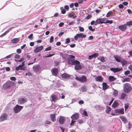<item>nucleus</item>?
<instances>
[{"instance_id": "obj_1", "label": "nucleus", "mask_w": 132, "mask_h": 132, "mask_svg": "<svg viewBox=\"0 0 132 132\" xmlns=\"http://www.w3.org/2000/svg\"><path fill=\"white\" fill-rule=\"evenodd\" d=\"M75 57L72 55H68V61L69 64L75 65V69L77 70H80L81 69V67L80 65V62L77 60H75L74 59Z\"/></svg>"}, {"instance_id": "obj_2", "label": "nucleus", "mask_w": 132, "mask_h": 132, "mask_svg": "<svg viewBox=\"0 0 132 132\" xmlns=\"http://www.w3.org/2000/svg\"><path fill=\"white\" fill-rule=\"evenodd\" d=\"M123 90L125 93H128L131 91L132 88L129 84L126 83L124 85Z\"/></svg>"}, {"instance_id": "obj_3", "label": "nucleus", "mask_w": 132, "mask_h": 132, "mask_svg": "<svg viewBox=\"0 0 132 132\" xmlns=\"http://www.w3.org/2000/svg\"><path fill=\"white\" fill-rule=\"evenodd\" d=\"M79 117V114L77 113H76L73 114L71 117V118L72 119V120L70 123L71 125H72L74 124V123L76 122L75 120L77 119Z\"/></svg>"}, {"instance_id": "obj_4", "label": "nucleus", "mask_w": 132, "mask_h": 132, "mask_svg": "<svg viewBox=\"0 0 132 132\" xmlns=\"http://www.w3.org/2000/svg\"><path fill=\"white\" fill-rule=\"evenodd\" d=\"M23 107L17 104L14 108V111L15 113H17L20 112L22 109Z\"/></svg>"}, {"instance_id": "obj_5", "label": "nucleus", "mask_w": 132, "mask_h": 132, "mask_svg": "<svg viewBox=\"0 0 132 132\" xmlns=\"http://www.w3.org/2000/svg\"><path fill=\"white\" fill-rule=\"evenodd\" d=\"M13 82L12 81L8 82L3 85V87L4 89L10 88L13 85Z\"/></svg>"}, {"instance_id": "obj_6", "label": "nucleus", "mask_w": 132, "mask_h": 132, "mask_svg": "<svg viewBox=\"0 0 132 132\" xmlns=\"http://www.w3.org/2000/svg\"><path fill=\"white\" fill-rule=\"evenodd\" d=\"M105 18H99L96 20L95 21V23L94 25L96 26L98 24H102L104 23L105 21Z\"/></svg>"}, {"instance_id": "obj_7", "label": "nucleus", "mask_w": 132, "mask_h": 132, "mask_svg": "<svg viewBox=\"0 0 132 132\" xmlns=\"http://www.w3.org/2000/svg\"><path fill=\"white\" fill-rule=\"evenodd\" d=\"M76 79L83 82H85L87 81V79L86 77L84 76L80 77H76Z\"/></svg>"}, {"instance_id": "obj_8", "label": "nucleus", "mask_w": 132, "mask_h": 132, "mask_svg": "<svg viewBox=\"0 0 132 132\" xmlns=\"http://www.w3.org/2000/svg\"><path fill=\"white\" fill-rule=\"evenodd\" d=\"M94 108L96 110L101 111L103 110L104 109V106L102 105H96L95 106Z\"/></svg>"}, {"instance_id": "obj_9", "label": "nucleus", "mask_w": 132, "mask_h": 132, "mask_svg": "<svg viewBox=\"0 0 132 132\" xmlns=\"http://www.w3.org/2000/svg\"><path fill=\"white\" fill-rule=\"evenodd\" d=\"M15 69L16 71H18L19 70H27V68L25 66H23L20 65L16 67L15 68Z\"/></svg>"}, {"instance_id": "obj_10", "label": "nucleus", "mask_w": 132, "mask_h": 132, "mask_svg": "<svg viewBox=\"0 0 132 132\" xmlns=\"http://www.w3.org/2000/svg\"><path fill=\"white\" fill-rule=\"evenodd\" d=\"M27 101V99L26 98H20L18 99V103L19 104H21L24 103Z\"/></svg>"}, {"instance_id": "obj_11", "label": "nucleus", "mask_w": 132, "mask_h": 132, "mask_svg": "<svg viewBox=\"0 0 132 132\" xmlns=\"http://www.w3.org/2000/svg\"><path fill=\"white\" fill-rule=\"evenodd\" d=\"M7 114L5 113L2 114L0 117V122L6 120L7 118Z\"/></svg>"}, {"instance_id": "obj_12", "label": "nucleus", "mask_w": 132, "mask_h": 132, "mask_svg": "<svg viewBox=\"0 0 132 132\" xmlns=\"http://www.w3.org/2000/svg\"><path fill=\"white\" fill-rule=\"evenodd\" d=\"M127 97V95L126 94L122 93L119 96V98L121 100H124Z\"/></svg>"}, {"instance_id": "obj_13", "label": "nucleus", "mask_w": 132, "mask_h": 132, "mask_svg": "<svg viewBox=\"0 0 132 132\" xmlns=\"http://www.w3.org/2000/svg\"><path fill=\"white\" fill-rule=\"evenodd\" d=\"M124 109L123 108H121L120 109H117L115 110V112L118 113L123 114H124Z\"/></svg>"}, {"instance_id": "obj_14", "label": "nucleus", "mask_w": 132, "mask_h": 132, "mask_svg": "<svg viewBox=\"0 0 132 132\" xmlns=\"http://www.w3.org/2000/svg\"><path fill=\"white\" fill-rule=\"evenodd\" d=\"M122 69V68H120L118 67L116 68H110L111 70L114 73H116L117 72L119 71Z\"/></svg>"}, {"instance_id": "obj_15", "label": "nucleus", "mask_w": 132, "mask_h": 132, "mask_svg": "<svg viewBox=\"0 0 132 132\" xmlns=\"http://www.w3.org/2000/svg\"><path fill=\"white\" fill-rule=\"evenodd\" d=\"M34 70L36 72H38L41 70V68L38 65H36L33 67Z\"/></svg>"}, {"instance_id": "obj_16", "label": "nucleus", "mask_w": 132, "mask_h": 132, "mask_svg": "<svg viewBox=\"0 0 132 132\" xmlns=\"http://www.w3.org/2000/svg\"><path fill=\"white\" fill-rule=\"evenodd\" d=\"M43 46L42 45L38 47H37L34 50V52L35 53H37L40 51L42 50L43 48Z\"/></svg>"}, {"instance_id": "obj_17", "label": "nucleus", "mask_w": 132, "mask_h": 132, "mask_svg": "<svg viewBox=\"0 0 132 132\" xmlns=\"http://www.w3.org/2000/svg\"><path fill=\"white\" fill-rule=\"evenodd\" d=\"M118 28L122 31H125L126 29V26L125 24L120 26Z\"/></svg>"}, {"instance_id": "obj_18", "label": "nucleus", "mask_w": 132, "mask_h": 132, "mask_svg": "<svg viewBox=\"0 0 132 132\" xmlns=\"http://www.w3.org/2000/svg\"><path fill=\"white\" fill-rule=\"evenodd\" d=\"M52 75H53L56 76L58 72V70L57 69L55 68L53 69L51 71Z\"/></svg>"}, {"instance_id": "obj_19", "label": "nucleus", "mask_w": 132, "mask_h": 132, "mask_svg": "<svg viewBox=\"0 0 132 132\" xmlns=\"http://www.w3.org/2000/svg\"><path fill=\"white\" fill-rule=\"evenodd\" d=\"M114 56L116 61L118 62H120L122 58L118 55H114Z\"/></svg>"}, {"instance_id": "obj_20", "label": "nucleus", "mask_w": 132, "mask_h": 132, "mask_svg": "<svg viewBox=\"0 0 132 132\" xmlns=\"http://www.w3.org/2000/svg\"><path fill=\"white\" fill-rule=\"evenodd\" d=\"M119 105V104L117 101H114L113 103L112 106L113 108H114L117 107Z\"/></svg>"}, {"instance_id": "obj_21", "label": "nucleus", "mask_w": 132, "mask_h": 132, "mask_svg": "<svg viewBox=\"0 0 132 132\" xmlns=\"http://www.w3.org/2000/svg\"><path fill=\"white\" fill-rule=\"evenodd\" d=\"M65 121V119L63 117H60L59 120V123L61 124H63Z\"/></svg>"}, {"instance_id": "obj_22", "label": "nucleus", "mask_w": 132, "mask_h": 132, "mask_svg": "<svg viewBox=\"0 0 132 132\" xmlns=\"http://www.w3.org/2000/svg\"><path fill=\"white\" fill-rule=\"evenodd\" d=\"M61 76L64 78L69 79L70 78V76L69 75L65 73L62 74Z\"/></svg>"}, {"instance_id": "obj_23", "label": "nucleus", "mask_w": 132, "mask_h": 132, "mask_svg": "<svg viewBox=\"0 0 132 132\" xmlns=\"http://www.w3.org/2000/svg\"><path fill=\"white\" fill-rule=\"evenodd\" d=\"M102 87L103 89L104 90H105L109 88V86L107 85L106 83L103 82L102 84Z\"/></svg>"}, {"instance_id": "obj_24", "label": "nucleus", "mask_w": 132, "mask_h": 132, "mask_svg": "<svg viewBox=\"0 0 132 132\" xmlns=\"http://www.w3.org/2000/svg\"><path fill=\"white\" fill-rule=\"evenodd\" d=\"M96 80L98 82H102L103 81V78L100 76H98L95 78Z\"/></svg>"}, {"instance_id": "obj_25", "label": "nucleus", "mask_w": 132, "mask_h": 132, "mask_svg": "<svg viewBox=\"0 0 132 132\" xmlns=\"http://www.w3.org/2000/svg\"><path fill=\"white\" fill-rule=\"evenodd\" d=\"M19 40V38H14L12 40L11 42L12 43L15 44L18 42Z\"/></svg>"}, {"instance_id": "obj_26", "label": "nucleus", "mask_w": 132, "mask_h": 132, "mask_svg": "<svg viewBox=\"0 0 132 132\" xmlns=\"http://www.w3.org/2000/svg\"><path fill=\"white\" fill-rule=\"evenodd\" d=\"M120 117L123 123H127L128 122V120L126 118L123 117Z\"/></svg>"}, {"instance_id": "obj_27", "label": "nucleus", "mask_w": 132, "mask_h": 132, "mask_svg": "<svg viewBox=\"0 0 132 132\" xmlns=\"http://www.w3.org/2000/svg\"><path fill=\"white\" fill-rule=\"evenodd\" d=\"M120 62H121L122 66L125 65L127 63V61L126 60H125L122 58Z\"/></svg>"}, {"instance_id": "obj_28", "label": "nucleus", "mask_w": 132, "mask_h": 132, "mask_svg": "<svg viewBox=\"0 0 132 132\" xmlns=\"http://www.w3.org/2000/svg\"><path fill=\"white\" fill-rule=\"evenodd\" d=\"M52 101L54 102H55L57 99V97L55 95H53L51 96Z\"/></svg>"}, {"instance_id": "obj_29", "label": "nucleus", "mask_w": 132, "mask_h": 132, "mask_svg": "<svg viewBox=\"0 0 132 132\" xmlns=\"http://www.w3.org/2000/svg\"><path fill=\"white\" fill-rule=\"evenodd\" d=\"M80 36L81 33L76 34L74 37L75 39L76 40H77L78 38H80Z\"/></svg>"}, {"instance_id": "obj_30", "label": "nucleus", "mask_w": 132, "mask_h": 132, "mask_svg": "<svg viewBox=\"0 0 132 132\" xmlns=\"http://www.w3.org/2000/svg\"><path fill=\"white\" fill-rule=\"evenodd\" d=\"M55 114H51L50 115V118L52 121L53 122L55 120Z\"/></svg>"}, {"instance_id": "obj_31", "label": "nucleus", "mask_w": 132, "mask_h": 132, "mask_svg": "<svg viewBox=\"0 0 132 132\" xmlns=\"http://www.w3.org/2000/svg\"><path fill=\"white\" fill-rule=\"evenodd\" d=\"M97 59L100 60L102 62H105V58L104 57L102 56L101 57H98Z\"/></svg>"}, {"instance_id": "obj_32", "label": "nucleus", "mask_w": 132, "mask_h": 132, "mask_svg": "<svg viewBox=\"0 0 132 132\" xmlns=\"http://www.w3.org/2000/svg\"><path fill=\"white\" fill-rule=\"evenodd\" d=\"M109 80L110 81H112L115 80L116 79L113 76H110L109 77Z\"/></svg>"}, {"instance_id": "obj_33", "label": "nucleus", "mask_w": 132, "mask_h": 132, "mask_svg": "<svg viewBox=\"0 0 132 132\" xmlns=\"http://www.w3.org/2000/svg\"><path fill=\"white\" fill-rule=\"evenodd\" d=\"M111 108L108 106H107V108L106 110V112L107 113H109L111 110Z\"/></svg>"}, {"instance_id": "obj_34", "label": "nucleus", "mask_w": 132, "mask_h": 132, "mask_svg": "<svg viewBox=\"0 0 132 132\" xmlns=\"http://www.w3.org/2000/svg\"><path fill=\"white\" fill-rule=\"evenodd\" d=\"M81 91L83 92H85L87 90L86 87L85 86H82L81 88Z\"/></svg>"}, {"instance_id": "obj_35", "label": "nucleus", "mask_w": 132, "mask_h": 132, "mask_svg": "<svg viewBox=\"0 0 132 132\" xmlns=\"http://www.w3.org/2000/svg\"><path fill=\"white\" fill-rule=\"evenodd\" d=\"M113 13V12L111 11L109 12L106 15V17H109Z\"/></svg>"}, {"instance_id": "obj_36", "label": "nucleus", "mask_w": 132, "mask_h": 132, "mask_svg": "<svg viewBox=\"0 0 132 132\" xmlns=\"http://www.w3.org/2000/svg\"><path fill=\"white\" fill-rule=\"evenodd\" d=\"M60 9L61 10V13L62 14H64L66 12V11L63 7H60Z\"/></svg>"}, {"instance_id": "obj_37", "label": "nucleus", "mask_w": 132, "mask_h": 132, "mask_svg": "<svg viewBox=\"0 0 132 132\" xmlns=\"http://www.w3.org/2000/svg\"><path fill=\"white\" fill-rule=\"evenodd\" d=\"M130 80V79L128 78H126L123 79L122 80V81L123 82H124L126 81H129Z\"/></svg>"}, {"instance_id": "obj_38", "label": "nucleus", "mask_w": 132, "mask_h": 132, "mask_svg": "<svg viewBox=\"0 0 132 132\" xmlns=\"http://www.w3.org/2000/svg\"><path fill=\"white\" fill-rule=\"evenodd\" d=\"M118 91L117 90H115L113 91V95L114 96H116L118 95Z\"/></svg>"}, {"instance_id": "obj_39", "label": "nucleus", "mask_w": 132, "mask_h": 132, "mask_svg": "<svg viewBox=\"0 0 132 132\" xmlns=\"http://www.w3.org/2000/svg\"><path fill=\"white\" fill-rule=\"evenodd\" d=\"M125 24L126 26L132 25V21L127 22Z\"/></svg>"}, {"instance_id": "obj_40", "label": "nucleus", "mask_w": 132, "mask_h": 132, "mask_svg": "<svg viewBox=\"0 0 132 132\" xmlns=\"http://www.w3.org/2000/svg\"><path fill=\"white\" fill-rule=\"evenodd\" d=\"M13 54L12 53V54H11L10 55H8V56H7L6 57H4V58H3V59H7V58H10L11 57V56Z\"/></svg>"}, {"instance_id": "obj_41", "label": "nucleus", "mask_w": 132, "mask_h": 132, "mask_svg": "<svg viewBox=\"0 0 132 132\" xmlns=\"http://www.w3.org/2000/svg\"><path fill=\"white\" fill-rule=\"evenodd\" d=\"M129 106V104L128 103H126L125 104L124 107L125 108V111L127 110Z\"/></svg>"}, {"instance_id": "obj_42", "label": "nucleus", "mask_w": 132, "mask_h": 132, "mask_svg": "<svg viewBox=\"0 0 132 132\" xmlns=\"http://www.w3.org/2000/svg\"><path fill=\"white\" fill-rule=\"evenodd\" d=\"M33 34H31L28 36V38H29L30 40H32L33 38Z\"/></svg>"}, {"instance_id": "obj_43", "label": "nucleus", "mask_w": 132, "mask_h": 132, "mask_svg": "<svg viewBox=\"0 0 132 132\" xmlns=\"http://www.w3.org/2000/svg\"><path fill=\"white\" fill-rule=\"evenodd\" d=\"M14 27H12L9 28L5 32V34L6 35L7 33H8L11 30V29L12 28H14Z\"/></svg>"}, {"instance_id": "obj_44", "label": "nucleus", "mask_w": 132, "mask_h": 132, "mask_svg": "<svg viewBox=\"0 0 132 132\" xmlns=\"http://www.w3.org/2000/svg\"><path fill=\"white\" fill-rule=\"evenodd\" d=\"M14 27H12L9 28L5 32V34L6 35L7 33H8L11 30V29L12 28H14Z\"/></svg>"}, {"instance_id": "obj_45", "label": "nucleus", "mask_w": 132, "mask_h": 132, "mask_svg": "<svg viewBox=\"0 0 132 132\" xmlns=\"http://www.w3.org/2000/svg\"><path fill=\"white\" fill-rule=\"evenodd\" d=\"M113 23V21L112 20H107L106 22L104 21V23Z\"/></svg>"}, {"instance_id": "obj_46", "label": "nucleus", "mask_w": 132, "mask_h": 132, "mask_svg": "<svg viewBox=\"0 0 132 132\" xmlns=\"http://www.w3.org/2000/svg\"><path fill=\"white\" fill-rule=\"evenodd\" d=\"M86 35L84 34L83 33H81L80 38H85L86 37Z\"/></svg>"}, {"instance_id": "obj_47", "label": "nucleus", "mask_w": 132, "mask_h": 132, "mask_svg": "<svg viewBox=\"0 0 132 132\" xmlns=\"http://www.w3.org/2000/svg\"><path fill=\"white\" fill-rule=\"evenodd\" d=\"M89 29L91 31H94L95 30V29H93L92 27V26H89L88 27Z\"/></svg>"}, {"instance_id": "obj_48", "label": "nucleus", "mask_w": 132, "mask_h": 132, "mask_svg": "<svg viewBox=\"0 0 132 132\" xmlns=\"http://www.w3.org/2000/svg\"><path fill=\"white\" fill-rule=\"evenodd\" d=\"M93 56L94 57H97L99 55V54L97 53H94L92 54Z\"/></svg>"}, {"instance_id": "obj_49", "label": "nucleus", "mask_w": 132, "mask_h": 132, "mask_svg": "<svg viewBox=\"0 0 132 132\" xmlns=\"http://www.w3.org/2000/svg\"><path fill=\"white\" fill-rule=\"evenodd\" d=\"M82 115L85 116H87L88 114L87 112L86 111H84L82 113Z\"/></svg>"}, {"instance_id": "obj_50", "label": "nucleus", "mask_w": 132, "mask_h": 132, "mask_svg": "<svg viewBox=\"0 0 132 132\" xmlns=\"http://www.w3.org/2000/svg\"><path fill=\"white\" fill-rule=\"evenodd\" d=\"M10 79L12 81H15L16 79V78L13 77H10Z\"/></svg>"}, {"instance_id": "obj_51", "label": "nucleus", "mask_w": 132, "mask_h": 132, "mask_svg": "<svg viewBox=\"0 0 132 132\" xmlns=\"http://www.w3.org/2000/svg\"><path fill=\"white\" fill-rule=\"evenodd\" d=\"M54 40V37L53 36H51L50 38V42L51 43L53 42Z\"/></svg>"}, {"instance_id": "obj_52", "label": "nucleus", "mask_w": 132, "mask_h": 132, "mask_svg": "<svg viewBox=\"0 0 132 132\" xmlns=\"http://www.w3.org/2000/svg\"><path fill=\"white\" fill-rule=\"evenodd\" d=\"M70 42V40L69 38H67L66 39V42L65 43L67 44Z\"/></svg>"}, {"instance_id": "obj_53", "label": "nucleus", "mask_w": 132, "mask_h": 132, "mask_svg": "<svg viewBox=\"0 0 132 132\" xmlns=\"http://www.w3.org/2000/svg\"><path fill=\"white\" fill-rule=\"evenodd\" d=\"M79 30L80 31H81V32H83L84 31V29L83 28L81 27H79Z\"/></svg>"}, {"instance_id": "obj_54", "label": "nucleus", "mask_w": 132, "mask_h": 132, "mask_svg": "<svg viewBox=\"0 0 132 132\" xmlns=\"http://www.w3.org/2000/svg\"><path fill=\"white\" fill-rule=\"evenodd\" d=\"M51 49V46L49 47L46 48L45 49V51H47L50 50Z\"/></svg>"}, {"instance_id": "obj_55", "label": "nucleus", "mask_w": 132, "mask_h": 132, "mask_svg": "<svg viewBox=\"0 0 132 132\" xmlns=\"http://www.w3.org/2000/svg\"><path fill=\"white\" fill-rule=\"evenodd\" d=\"M130 71L129 70H127L125 72L124 74L125 75L130 74Z\"/></svg>"}, {"instance_id": "obj_56", "label": "nucleus", "mask_w": 132, "mask_h": 132, "mask_svg": "<svg viewBox=\"0 0 132 132\" xmlns=\"http://www.w3.org/2000/svg\"><path fill=\"white\" fill-rule=\"evenodd\" d=\"M21 51H22L21 50L20 48L17 49L16 50L17 52L19 54L20 53H21Z\"/></svg>"}, {"instance_id": "obj_57", "label": "nucleus", "mask_w": 132, "mask_h": 132, "mask_svg": "<svg viewBox=\"0 0 132 132\" xmlns=\"http://www.w3.org/2000/svg\"><path fill=\"white\" fill-rule=\"evenodd\" d=\"M15 58L17 59H19L20 58V55L19 54H16L15 56Z\"/></svg>"}, {"instance_id": "obj_58", "label": "nucleus", "mask_w": 132, "mask_h": 132, "mask_svg": "<svg viewBox=\"0 0 132 132\" xmlns=\"http://www.w3.org/2000/svg\"><path fill=\"white\" fill-rule=\"evenodd\" d=\"M36 58H35L34 59V61L32 62L31 63H29L28 64V65H29L31 64H32L34 63H35V62Z\"/></svg>"}, {"instance_id": "obj_59", "label": "nucleus", "mask_w": 132, "mask_h": 132, "mask_svg": "<svg viewBox=\"0 0 132 132\" xmlns=\"http://www.w3.org/2000/svg\"><path fill=\"white\" fill-rule=\"evenodd\" d=\"M54 54H50L46 56L45 57H51L53 56L54 55Z\"/></svg>"}, {"instance_id": "obj_60", "label": "nucleus", "mask_w": 132, "mask_h": 132, "mask_svg": "<svg viewBox=\"0 0 132 132\" xmlns=\"http://www.w3.org/2000/svg\"><path fill=\"white\" fill-rule=\"evenodd\" d=\"M51 123V122L50 121L48 120H46L45 121V124H50Z\"/></svg>"}, {"instance_id": "obj_61", "label": "nucleus", "mask_w": 132, "mask_h": 132, "mask_svg": "<svg viewBox=\"0 0 132 132\" xmlns=\"http://www.w3.org/2000/svg\"><path fill=\"white\" fill-rule=\"evenodd\" d=\"M128 68L131 71H132V64L129 65L128 67Z\"/></svg>"}, {"instance_id": "obj_62", "label": "nucleus", "mask_w": 132, "mask_h": 132, "mask_svg": "<svg viewBox=\"0 0 132 132\" xmlns=\"http://www.w3.org/2000/svg\"><path fill=\"white\" fill-rule=\"evenodd\" d=\"M64 8L68 10L69 9V6L68 5H66L64 6Z\"/></svg>"}, {"instance_id": "obj_63", "label": "nucleus", "mask_w": 132, "mask_h": 132, "mask_svg": "<svg viewBox=\"0 0 132 132\" xmlns=\"http://www.w3.org/2000/svg\"><path fill=\"white\" fill-rule=\"evenodd\" d=\"M119 7L120 8H122L124 7V6L122 4H120L119 5Z\"/></svg>"}, {"instance_id": "obj_64", "label": "nucleus", "mask_w": 132, "mask_h": 132, "mask_svg": "<svg viewBox=\"0 0 132 132\" xmlns=\"http://www.w3.org/2000/svg\"><path fill=\"white\" fill-rule=\"evenodd\" d=\"M127 11L128 13L130 14H132V11L128 9L127 10Z\"/></svg>"}]
</instances>
